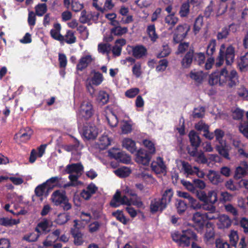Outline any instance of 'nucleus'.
Masks as SVG:
<instances>
[{
	"label": "nucleus",
	"mask_w": 248,
	"mask_h": 248,
	"mask_svg": "<svg viewBox=\"0 0 248 248\" xmlns=\"http://www.w3.org/2000/svg\"><path fill=\"white\" fill-rule=\"evenodd\" d=\"M235 57V48L232 46H229L226 48L225 44H222L220 47L219 54L215 63V58L213 57H209L204 64L206 70L210 69L215 63L217 67L221 66L224 60L227 65H231L233 62Z\"/></svg>",
	"instance_id": "1"
},
{
	"label": "nucleus",
	"mask_w": 248,
	"mask_h": 248,
	"mask_svg": "<svg viewBox=\"0 0 248 248\" xmlns=\"http://www.w3.org/2000/svg\"><path fill=\"white\" fill-rule=\"evenodd\" d=\"M51 199L56 206L61 205L64 211L71 208V204L68 202V199L64 190H57L52 194Z\"/></svg>",
	"instance_id": "2"
},
{
	"label": "nucleus",
	"mask_w": 248,
	"mask_h": 248,
	"mask_svg": "<svg viewBox=\"0 0 248 248\" xmlns=\"http://www.w3.org/2000/svg\"><path fill=\"white\" fill-rule=\"evenodd\" d=\"M221 81L223 86L226 85L230 88L235 87L238 83V76L236 71L232 70L230 73L226 68L221 70Z\"/></svg>",
	"instance_id": "3"
},
{
	"label": "nucleus",
	"mask_w": 248,
	"mask_h": 248,
	"mask_svg": "<svg viewBox=\"0 0 248 248\" xmlns=\"http://www.w3.org/2000/svg\"><path fill=\"white\" fill-rule=\"evenodd\" d=\"M94 110L93 103L91 100L83 101L80 106L79 115L85 121L89 120L94 114Z\"/></svg>",
	"instance_id": "4"
},
{
	"label": "nucleus",
	"mask_w": 248,
	"mask_h": 248,
	"mask_svg": "<svg viewBox=\"0 0 248 248\" xmlns=\"http://www.w3.org/2000/svg\"><path fill=\"white\" fill-rule=\"evenodd\" d=\"M133 200L132 198H128L127 195L121 196L119 190H117L110 202V205L114 208L119 207L120 205L130 206L133 205Z\"/></svg>",
	"instance_id": "5"
},
{
	"label": "nucleus",
	"mask_w": 248,
	"mask_h": 248,
	"mask_svg": "<svg viewBox=\"0 0 248 248\" xmlns=\"http://www.w3.org/2000/svg\"><path fill=\"white\" fill-rule=\"evenodd\" d=\"M188 138L192 149L191 150L189 147H187L188 153L192 156H196L198 154V148L202 142L201 139L198 134L193 130L189 132Z\"/></svg>",
	"instance_id": "6"
},
{
	"label": "nucleus",
	"mask_w": 248,
	"mask_h": 248,
	"mask_svg": "<svg viewBox=\"0 0 248 248\" xmlns=\"http://www.w3.org/2000/svg\"><path fill=\"white\" fill-rule=\"evenodd\" d=\"M190 30V26L186 23L178 25L174 31L173 42L175 44H178L182 42L186 37Z\"/></svg>",
	"instance_id": "7"
},
{
	"label": "nucleus",
	"mask_w": 248,
	"mask_h": 248,
	"mask_svg": "<svg viewBox=\"0 0 248 248\" xmlns=\"http://www.w3.org/2000/svg\"><path fill=\"white\" fill-rule=\"evenodd\" d=\"M109 156L119 162L124 164H128L131 161L130 156L123 151H118L117 149L113 148L108 151Z\"/></svg>",
	"instance_id": "8"
},
{
	"label": "nucleus",
	"mask_w": 248,
	"mask_h": 248,
	"mask_svg": "<svg viewBox=\"0 0 248 248\" xmlns=\"http://www.w3.org/2000/svg\"><path fill=\"white\" fill-rule=\"evenodd\" d=\"M98 134V128L93 124H86L83 127V135L88 140L95 139Z\"/></svg>",
	"instance_id": "9"
},
{
	"label": "nucleus",
	"mask_w": 248,
	"mask_h": 248,
	"mask_svg": "<svg viewBox=\"0 0 248 248\" xmlns=\"http://www.w3.org/2000/svg\"><path fill=\"white\" fill-rule=\"evenodd\" d=\"M136 152V161L139 164L145 166L148 165L152 155L148 153L147 151L144 149H140Z\"/></svg>",
	"instance_id": "10"
},
{
	"label": "nucleus",
	"mask_w": 248,
	"mask_h": 248,
	"mask_svg": "<svg viewBox=\"0 0 248 248\" xmlns=\"http://www.w3.org/2000/svg\"><path fill=\"white\" fill-rule=\"evenodd\" d=\"M203 214L197 212L195 213L192 217L193 221V227L199 233L203 232V229L205 226V220L203 219Z\"/></svg>",
	"instance_id": "11"
},
{
	"label": "nucleus",
	"mask_w": 248,
	"mask_h": 248,
	"mask_svg": "<svg viewBox=\"0 0 248 248\" xmlns=\"http://www.w3.org/2000/svg\"><path fill=\"white\" fill-rule=\"evenodd\" d=\"M74 222L75 224L74 227L71 229V234L74 238V244L76 246H81L84 242L83 239V234L81 232L80 229L77 227V220H75Z\"/></svg>",
	"instance_id": "12"
},
{
	"label": "nucleus",
	"mask_w": 248,
	"mask_h": 248,
	"mask_svg": "<svg viewBox=\"0 0 248 248\" xmlns=\"http://www.w3.org/2000/svg\"><path fill=\"white\" fill-rule=\"evenodd\" d=\"M123 192L127 195L132 197L133 200V205L136 206L139 208H141L144 207V203L141 201L140 197L138 196V194L136 193L134 190L126 186L123 190Z\"/></svg>",
	"instance_id": "13"
},
{
	"label": "nucleus",
	"mask_w": 248,
	"mask_h": 248,
	"mask_svg": "<svg viewBox=\"0 0 248 248\" xmlns=\"http://www.w3.org/2000/svg\"><path fill=\"white\" fill-rule=\"evenodd\" d=\"M194 48H190L182 58L181 63L182 67L185 69L189 68L193 62Z\"/></svg>",
	"instance_id": "14"
},
{
	"label": "nucleus",
	"mask_w": 248,
	"mask_h": 248,
	"mask_svg": "<svg viewBox=\"0 0 248 248\" xmlns=\"http://www.w3.org/2000/svg\"><path fill=\"white\" fill-rule=\"evenodd\" d=\"M182 237L184 240V247L189 246L190 244V241H197L198 238L196 233L191 229L183 230Z\"/></svg>",
	"instance_id": "15"
},
{
	"label": "nucleus",
	"mask_w": 248,
	"mask_h": 248,
	"mask_svg": "<svg viewBox=\"0 0 248 248\" xmlns=\"http://www.w3.org/2000/svg\"><path fill=\"white\" fill-rule=\"evenodd\" d=\"M205 232L204 235V241L206 243H212L214 242L215 236V232L213 225L211 223L208 222L206 224Z\"/></svg>",
	"instance_id": "16"
},
{
	"label": "nucleus",
	"mask_w": 248,
	"mask_h": 248,
	"mask_svg": "<svg viewBox=\"0 0 248 248\" xmlns=\"http://www.w3.org/2000/svg\"><path fill=\"white\" fill-rule=\"evenodd\" d=\"M166 208L164 205L162 204L160 198H155L151 201L150 211L152 214H155L158 211L162 212Z\"/></svg>",
	"instance_id": "17"
},
{
	"label": "nucleus",
	"mask_w": 248,
	"mask_h": 248,
	"mask_svg": "<svg viewBox=\"0 0 248 248\" xmlns=\"http://www.w3.org/2000/svg\"><path fill=\"white\" fill-rule=\"evenodd\" d=\"M151 168L157 173H163L166 169L163 159L161 157H157L156 161L152 162Z\"/></svg>",
	"instance_id": "18"
},
{
	"label": "nucleus",
	"mask_w": 248,
	"mask_h": 248,
	"mask_svg": "<svg viewBox=\"0 0 248 248\" xmlns=\"http://www.w3.org/2000/svg\"><path fill=\"white\" fill-rule=\"evenodd\" d=\"M35 231L40 235L46 234L49 232L48 220L44 218L39 222L35 228Z\"/></svg>",
	"instance_id": "19"
},
{
	"label": "nucleus",
	"mask_w": 248,
	"mask_h": 248,
	"mask_svg": "<svg viewBox=\"0 0 248 248\" xmlns=\"http://www.w3.org/2000/svg\"><path fill=\"white\" fill-rule=\"evenodd\" d=\"M31 133V131H29L28 132L24 131V132L20 131L14 135V139L18 144L25 143L30 139Z\"/></svg>",
	"instance_id": "20"
},
{
	"label": "nucleus",
	"mask_w": 248,
	"mask_h": 248,
	"mask_svg": "<svg viewBox=\"0 0 248 248\" xmlns=\"http://www.w3.org/2000/svg\"><path fill=\"white\" fill-rule=\"evenodd\" d=\"M54 29L50 30L51 36L55 40L62 43L64 41V36L60 33L61 25L60 23H55L53 25Z\"/></svg>",
	"instance_id": "21"
},
{
	"label": "nucleus",
	"mask_w": 248,
	"mask_h": 248,
	"mask_svg": "<svg viewBox=\"0 0 248 248\" xmlns=\"http://www.w3.org/2000/svg\"><path fill=\"white\" fill-rule=\"evenodd\" d=\"M93 59L90 55H87L81 57L77 65L76 69L78 71H82L85 69L89 64H90Z\"/></svg>",
	"instance_id": "22"
},
{
	"label": "nucleus",
	"mask_w": 248,
	"mask_h": 248,
	"mask_svg": "<svg viewBox=\"0 0 248 248\" xmlns=\"http://www.w3.org/2000/svg\"><path fill=\"white\" fill-rule=\"evenodd\" d=\"M207 177L210 182L214 185H218L222 181L220 174L216 171L209 170Z\"/></svg>",
	"instance_id": "23"
},
{
	"label": "nucleus",
	"mask_w": 248,
	"mask_h": 248,
	"mask_svg": "<svg viewBox=\"0 0 248 248\" xmlns=\"http://www.w3.org/2000/svg\"><path fill=\"white\" fill-rule=\"evenodd\" d=\"M122 145L124 148L132 154L137 152L136 142L134 140L130 138H125L122 142Z\"/></svg>",
	"instance_id": "24"
},
{
	"label": "nucleus",
	"mask_w": 248,
	"mask_h": 248,
	"mask_svg": "<svg viewBox=\"0 0 248 248\" xmlns=\"http://www.w3.org/2000/svg\"><path fill=\"white\" fill-rule=\"evenodd\" d=\"M179 18L175 16V13L168 14L165 18L164 21L169 27V30H172L175 25L178 23Z\"/></svg>",
	"instance_id": "25"
},
{
	"label": "nucleus",
	"mask_w": 248,
	"mask_h": 248,
	"mask_svg": "<svg viewBox=\"0 0 248 248\" xmlns=\"http://www.w3.org/2000/svg\"><path fill=\"white\" fill-rule=\"evenodd\" d=\"M173 195V192L171 188L166 189L163 193L160 200L162 202V204L164 205L166 208L170 202Z\"/></svg>",
	"instance_id": "26"
},
{
	"label": "nucleus",
	"mask_w": 248,
	"mask_h": 248,
	"mask_svg": "<svg viewBox=\"0 0 248 248\" xmlns=\"http://www.w3.org/2000/svg\"><path fill=\"white\" fill-rule=\"evenodd\" d=\"M147 53V49L142 45H138L133 47V56L137 59L142 58Z\"/></svg>",
	"instance_id": "27"
},
{
	"label": "nucleus",
	"mask_w": 248,
	"mask_h": 248,
	"mask_svg": "<svg viewBox=\"0 0 248 248\" xmlns=\"http://www.w3.org/2000/svg\"><path fill=\"white\" fill-rule=\"evenodd\" d=\"M83 166L81 163H73L68 165L65 169V171L68 174L73 172L77 173H80L83 170Z\"/></svg>",
	"instance_id": "28"
},
{
	"label": "nucleus",
	"mask_w": 248,
	"mask_h": 248,
	"mask_svg": "<svg viewBox=\"0 0 248 248\" xmlns=\"http://www.w3.org/2000/svg\"><path fill=\"white\" fill-rule=\"evenodd\" d=\"M221 71L212 73L209 76V84L213 86L218 83L219 85L223 86V83L221 81Z\"/></svg>",
	"instance_id": "29"
},
{
	"label": "nucleus",
	"mask_w": 248,
	"mask_h": 248,
	"mask_svg": "<svg viewBox=\"0 0 248 248\" xmlns=\"http://www.w3.org/2000/svg\"><path fill=\"white\" fill-rule=\"evenodd\" d=\"M231 224L232 220L228 216L222 215L219 217L218 225L219 229L228 228Z\"/></svg>",
	"instance_id": "30"
},
{
	"label": "nucleus",
	"mask_w": 248,
	"mask_h": 248,
	"mask_svg": "<svg viewBox=\"0 0 248 248\" xmlns=\"http://www.w3.org/2000/svg\"><path fill=\"white\" fill-rule=\"evenodd\" d=\"M216 149L219 154L222 157L228 160L230 159L229 154V150L225 143L224 144L223 143H219V145H217L216 146Z\"/></svg>",
	"instance_id": "31"
},
{
	"label": "nucleus",
	"mask_w": 248,
	"mask_h": 248,
	"mask_svg": "<svg viewBox=\"0 0 248 248\" xmlns=\"http://www.w3.org/2000/svg\"><path fill=\"white\" fill-rule=\"evenodd\" d=\"M237 65L241 71L248 69V52L241 56L238 60Z\"/></svg>",
	"instance_id": "32"
},
{
	"label": "nucleus",
	"mask_w": 248,
	"mask_h": 248,
	"mask_svg": "<svg viewBox=\"0 0 248 248\" xmlns=\"http://www.w3.org/2000/svg\"><path fill=\"white\" fill-rule=\"evenodd\" d=\"M110 140L108 136L103 135L99 139L98 145L100 149L104 150L110 144Z\"/></svg>",
	"instance_id": "33"
},
{
	"label": "nucleus",
	"mask_w": 248,
	"mask_h": 248,
	"mask_svg": "<svg viewBox=\"0 0 248 248\" xmlns=\"http://www.w3.org/2000/svg\"><path fill=\"white\" fill-rule=\"evenodd\" d=\"M193 63L195 65L202 66L205 61V56L204 53L195 52L194 50Z\"/></svg>",
	"instance_id": "34"
},
{
	"label": "nucleus",
	"mask_w": 248,
	"mask_h": 248,
	"mask_svg": "<svg viewBox=\"0 0 248 248\" xmlns=\"http://www.w3.org/2000/svg\"><path fill=\"white\" fill-rule=\"evenodd\" d=\"M204 74L202 71H191L189 73V77L195 82L202 83L203 79Z\"/></svg>",
	"instance_id": "35"
},
{
	"label": "nucleus",
	"mask_w": 248,
	"mask_h": 248,
	"mask_svg": "<svg viewBox=\"0 0 248 248\" xmlns=\"http://www.w3.org/2000/svg\"><path fill=\"white\" fill-rule=\"evenodd\" d=\"M19 219L9 218L8 217H0V225L5 227H11L19 223Z\"/></svg>",
	"instance_id": "36"
},
{
	"label": "nucleus",
	"mask_w": 248,
	"mask_h": 248,
	"mask_svg": "<svg viewBox=\"0 0 248 248\" xmlns=\"http://www.w3.org/2000/svg\"><path fill=\"white\" fill-rule=\"evenodd\" d=\"M92 73L93 74V76L91 79V82L95 86L99 85L104 79L103 75L99 72H96L95 70H93Z\"/></svg>",
	"instance_id": "37"
},
{
	"label": "nucleus",
	"mask_w": 248,
	"mask_h": 248,
	"mask_svg": "<svg viewBox=\"0 0 248 248\" xmlns=\"http://www.w3.org/2000/svg\"><path fill=\"white\" fill-rule=\"evenodd\" d=\"M62 179V177L60 176L52 177L46 180L44 183H46V186L47 189H52L54 186H57Z\"/></svg>",
	"instance_id": "38"
},
{
	"label": "nucleus",
	"mask_w": 248,
	"mask_h": 248,
	"mask_svg": "<svg viewBox=\"0 0 248 248\" xmlns=\"http://www.w3.org/2000/svg\"><path fill=\"white\" fill-rule=\"evenodd\" d=\"M203 25V16L199 15L195 19L193 26V32L195 34H197L200 31Z\"/></svg>",
	"instance_id": "39"
},
{
	"label": "nucleus",
	"mask_w": 248,
	"mask_h": 248,
	"mask_svg": "<svg viewBox=\"0 0 248 248\" xmlns=\"http://www.w3.org/2000/svg\"><path fill=\"white\" fill-rule=\"evenodd\" d=\"M175 206L177 213L180 215L186 211L187 207L186 202L182 200H177Z\"/></svg>",
	"instance_id": "40"
},
{
	"label": "nucleus",
	"mask_w": 248,
	"mask_h": 248,
	"mask_svg": "<svg viewBox=\"0 0 248 248\" xmlns=\"http://www.w3.org/2000/svg\"><path fill=\"white\" fill-rule=\"evenodd\" d=\"M127 31L128 29L127 27H122L120 26L114 27L110 30L111 34H113L116 36H121L127 33Z\"/></svg>",
	"instance_id": "41"
},
{
	"label": "nucleus",
	"mask_w": 248,
	"mask_h": 248,
	"mask_svg": "<svg viewBox=\"0 0 248 248\" xmlns=\"http://www.w3.org/2000/svg\"><path fill=\"white\" fill-rule=\"evenodd\" d=\"M112 215L123 224L125 225L127 224L128 219L124 216L122 211L117 210L116 211L112 212Z\"/></svg>",
	"instance_id": "42"
},
{
	"label": "nucleus",
	"mask_w": 248,
	"mask_h": 248,
	"mask_svg": "<svg viewBox=\"0 0 248 248\" xmlns=\"http://www.w3.org/2000/svg\"><path fill=\"white\" fill-rule=\"evenodd\" d=\"M143 144L147 148L146 150L147 151L148 153L152 155L155 153V144L152 141L148 140H144L143 141Z\"/></svg>",
	"instance_id": "43"
},
{
	"label": "nucleus",
	"mask_w": 248,
	"mask_h": 248,
	"mask_svg": "<svg viewBox=\"0 0 248 248\" xmlns=\"http://www.w3.org/2000/svg\"><path fill=\"white\" fill-rule=\"evenodd\" d=\"M147 32L151 40L155 42L158 38V35L155 32V25H150L147 27Z\"/></svg>",
	"instance_id": "44"
},
{
	"label": "nucleus",
	"mask_w": 248,
	"mask_h": 248,
	"mask_svg": "<svg viewBox=\"0 0 248 248\" xmlns=\"http://www.w3.org/2000/svg\"><path fill=\"white\" fill-rule=\"evenodd\" d=\"M76 37L74 32L71 30H68L66 34L64 36V41L68 44H71L75 43Z\"/></svg>",
	"instance_id": "45"
},
{
	"label": "nucleus",
	"mask_w": 248,
	"mask_h": 248,
	"mask_svg": "<svg viewBox=\"0 0 248 248\" xmlns=\"http://www.w3.org/2000/svg\"><path fill=\"white\" fill-rule=\"evenodd\" d=\"M217 42L215 39H211L207 46L206 54L210 57H213V55L215 52Z\"/></svg>",
	"instance_id": "46"
},
{
	"label": "nucleus",
	"mask_w": 248,
	"mask_h": 248,
	"mask_svg": "<svg viewBox=\"0 0 248 248\" xmlns=\"http://www.w3.org/2000/svg\"><path fill=\"white\" fill-rule=\"evenodd\" d=\"M70 217L68 213H61L58 216L56 222L59 225H63L70 219Z\"/></svg>",
	"instance_id": "47"
},
{
	"label": "nucleus",
	"mask_w": 248,
	"mask_h": 248,
	"mask_svg": "<svg viewBox=\"0 0 248 248\" xmlns=\"http://www.w3.org/2000/svg\"><path fill=\"white\" fill-rule=\"evenodd\" d=\"M97 100L99 103H102V105H105L108 102L109 95L106 92L100 91L97 95Z\"/></svg>",
	"instance_id": "48"
},
{
	"label": "nucleus",
	"mask_w": 248,
	"mask_h": 248,
	"mask_svg": "<svg viewBox=\"0 0 248 248\" xmlns=\"http://www.w3.org/2000/svg\"><path fill=\"white\" fill-rule=\"evenodd\" d=\"M190 12V5L188 2H184L181 6L179 15L181 17H186Z\"/></svg>",
	"instance_id": "49"
},
{
	"label": "nucleus",
	"mask_w": 248,
	"mask_h": 248,
	"mask_svg": "<svg viewBox=\"0 0 248 248\" xmlns=\"http://www.w3.org/2000/svg\"><path fill=\"white\" fill-rule=\"evenodd\" d=\"M131 170L126 167L118 168L115 171V173L118 176L121 178H125L129 175Z\"/></svg>",
	"instance_id": "50"
},
{
	"label": "nucleus",
	"mask_w": 248,
	"mask_h": 248,
	"mask_svg": "<svg viewBox=\"0 0 248 248\" xmlns=\"http://www.w3.org/2000/svg\"><path fill=\"white\" fill-rule=\"evenodd\" d=\"M230 245L232 247L236 248V245L239 240V236L237 231H231L230 234L229 235Z\"/></svg>",
	"instance_id": "51"
},
{
	"label": "nucleus",
	"mask_w": 248,
	"mask_h": 248,
	"mask_svg": "<svg viewBox=\"0 0 248 248\" xmlns=\"http://www.w3.org/2000/svg\"><path fill=\"white\" fill-rule=\"evenodd\" d=\"M36 15L41 16L47 11V6L46 3H40L37 5L35 7Z\"/></svg>",
	"instance_id": "52"
},
{
	"label": "nucleus",
	"mask_w": 248,
	"mask_h": 248,
	"mask_svg": "<svg viewBox=\"0 0 248 248\" xmlns=\"http://www.w3.org/2000/svg\"><path fill=\"white\" fill-rule=\"evenodd\" d=\"M247 173V170L245 168L239 166L236 168L234 178L235 180L241 179L245 176Z\"/></svg>",
	"instance_id": "53"
},
{
	"label": "nucleus",
	"mask_w": 248,
	"mask_h": 248,
	"mask_svg": "<svg viewBox=\"0 0 248 248\" xmlns=\"http://www.w3.org/2000/svg\"><path fill=\"white\" fill-rule=\"evenodd\" d=\"M179 196L181 197L186 199L191 206H194L197 205V201L194 199L188 193L186 192H179Z\"/></svg>",
	"instance_id": "54"
},
{
	"label": "nucleus",
	"mask_w": 248,
	"mask_h": 248,
	"mask_svg": "<svg viewBox=\"0 0 248 248\" xmlns=\"http://www.w3.org/2000/svg\"><path fill=\"white\" fill-rule=\"evenodd\" d=\"M40 236V235L37 232V233H35V232H32L25 235L23 237V240L28 242H35L37 240Z\"/></svg>",
	"instance_id": "55"
},
{
	"label": "nucleus",
	"mask_w": 248,
	"mask_h": 248,
	"mask_svg": "<svg viewBox=\"0 0 248 248\" xmlns=\"http://www.w3.org/2000/svg\"><path fill=\"white\" fill-rule=\"evenodd\" d=\"M230 31V27L223 28L221 31L218 32L217 35V40H219L227 38L229 34Z\"/></svg>",
	"instance_id": "56"
},
{
	"label": "nucleus",
	"mask_w": 248,
	"mask_h": 248,
	"mask_svg": "<svg viewBox=\"0 0 248 248\" xmlns=\"http://www.w3.org/2000/svg\"><path fill=\"white\" fill-rule=\"evenodd\" d=\"M182 165L183 169L187 175H193L195 174V170L194 169V167L192 168L189 163L183 161Z\"/></svg>",
	"instance_id": "57"
},
{
	"label": "nucleus",
	"mask_w": 248,
	"mask_h": 248,
	"mask_svg": "<svg viewBox=\"0 0 248 248\" xmlns=\"http://www.w3.org/2000/svg\"><path fill=\"white\" fill-rule=\"evenodd\" d=\"M172 240L177 243L180 246L184 247V240L182 233L180 234L178 232H174L171 235Z\"/></svg>",
	"instance_id": "58"
},
{
	"label": "nucleus",
	"mask_w": 248,
	"mask_h": 248,
	"mask_svg": "<svg viewBox=\"0 0 248 248\" xmlns=\"http://www.w3.org/2000/svg\"><path fill=\"white\" fill-rule=\"evenodd\" d=\"M106 0H93V6L101 13L104 12V8H102V5L105 4Z\"/></svg>",
	"instance_id": "59"
},
{
	"label": "nucleus",
	"mask_w": 248,
	"mask_h": 248,
	"mask_svg": "<svg viewBox=\"0 0 248 248\" xmlns=\"http://www.w3.org/2000/svg\"><path fill=\"white\" fill-rule=\"evenodd\" d=\"M207 202L214 204L217 200V193L214 190L210 191L207 195Z\"/></svg>",
	"instance_id": "60"
},
{
	"label": "nucleus",
	"mask_w": 248,
	"mask_h": 248,
	"mask_svg": "<svg viewBox=\"0 0 248 248\" xmlns=\"http://www.w3.org/2000/svg\"><path fill=\"white\" fill-rule=\"evenodd\" d=\"M132 73L136 78H138L140 77L141 72V64L140 62L135 63L132 67Z\"/></svg>",
	"instance_id": "61"
},
{
	"label": "nucleus",
	"mask_w": 248,
	"mask_h": 248,
	"mask_svg": "<svg viewBox=\"0 0 248 248\" xmlns=\"http://www.w3.org/2000/svg\"><path fill=\"white\" fill-rule=\"evenodd\" d=\"M158 63L156 67V71L157 72L164 71L168 65V61L164 59L160 60Z\"/></svg>",
	"instance_id": "62"
},
{
	"label": "nucleus",
	"mask_w": 248,
	"mask_h": 248,
	"mask_svg": "<svg viewBox=\"0 0 248 248\" xmlns=\"http://www.w3.org/2000/svg\"><path fill=\"white\" fill-rule=\"evenodd\" d=\"M46 187V183H43L38 186L35 189L34 192L37 197H41L44 195Z\"/></svg>",
	"instance_id": "63"
},
{
	"label": "nucleus",
	"mask_w": 248,
	"mask_h": 248,
	"mask_svg": "<svg viewBox=\"0 0 248 248\" xmlns=\"http://www.w3.org/2000/svg\"><path fill=\"white\" fill-rule=\"evenodd\" d=\"M215 243L217 248H231V245L228 242L220 238L217 239Z\"/></svg>",
	"instance_id": "64"
}]
</instances>
